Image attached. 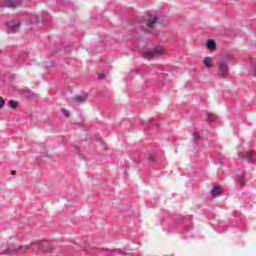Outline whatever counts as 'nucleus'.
Segmentation results:
<instances>
[{
  "label": "nucleus",
  "instance_id": "nucleus-14",
  "mask_svg": "<svg viewBox=\"0 0 256 256\" xmlns=\"http://www.w3.org/2000/svg\"><path fill=\"white\" fill-rule=\"evenodd\" d=\"M238 183H239V185H241V187H244V185H245V178L244 177H240L238 179Z\"/></svg>",
  "mask_w": 256,
  "mask_h": 256
},
{
  "label": "nucleus",
  "instance_id": "nucleus-6",
  "mask_svg": "<svg viewBox=\"0 0 256 256\" xmlns=\"http://www.w3.org/2000/svg\"><path fill=\"white\" fill-rule=\"evenodd\" d=\"M158 21H159V19L157 18V16H150L147 21V24H146L148 29H153V27H155V25H157Z\"/></svg>",
  "mask_w": 256,
  "mask_h": 256
},
{
  "label": "nucleus",
  "instance_id": "nucleus-8",
  "mask_svg": "<svg viewBox=\"0 0 256 256\" xmlns=\"http://www.w3.org/2000/svg\"><path fill=\"white\" fill-rule=\"evenodd\" d=\"M221 191H222L221 186H216L211 191V195H213L214 197H217V196L221 195Z\"/></svg>",
  "mask_w": 256,
  "mask_h": 256
},
{
  "label": "nucleus",
  "instance_id": "nucleus-12",
  "mask_svg": "<svg viewBox=\"0 0 256 256\" xmlns=\"http://www.w3.org/2000/svg\"><path fill=\"white\" fill-rule=\"evenodd\" d=\"M9 105H10L11 109H17V105H19V102H15L13 100H10Z\"/></svg>",
  "mask_w": 256,
  "mask_h": 256
},
{
  "label": "nucleus",
  "instance_id": "nucleus-5",
  "mask_svg": "<svg viewBox=\"0 0 256 256\" xmlns=\"http://www.w3.org/2000/svg\"><path fill=\"white\" fill-rule=\"evenodd\" d=\"M21 249H25V251H27V249H29V245L19 246L18 248L17 247L6 248L4 250V252L2 253V255H9V253H11V251H21Z\"/></svg>",
  "mask_w": 256,
  "mask_h": 256
},
{
  "label": "nucleus",
  "instance_id": "nucleus-18",
  "mask_svg": "<svg viewBox=\"0 0 256 256\" xmlns=\"http://www.w3.org/2000/svg\"><path fill=\"white\" fill-rule=\"evenodd\" d=\"M149 159L150 161H155V155H150Z\"/></svg>",
  "mask_w": 256,
  "mask_h": 256
},
{
  "label": "nucleus",
  "instance_id": "nucleus-10",
  "mask_svg": "<svg viewBox=\"0 0 256 256\" xmlns=\"http://www.w3.org/2000/svg\"><path fill=\"white\" fill-rule=\"evenodd\" d=\"M217 47V44L213 40L207 41V48L210 49V51H213Z\"/></svg>",
  "mask_w": 256,
  "mask_h": 256
},
{
  "label": "nucleus",
  "instance_id": "nucleus-13",
  "mask_svg": "<svg viewBox=\"0 0 256 256\" xmlns=\"http://www.w3.org/2000/svg\"><path fill=\"white\" fill-rule=\"evenodd\" d=\"M247 161H255V157H253V154L247 153L246 154Z\"/></svg>",
  "mask_w": 256,
  "mask_h": 256
},
{
  "label": "nucleus",
  "instance_id": "nucleus-7",
  "mask_svg": "<svg viewBox=\"0 0 256 256\" xmlns=\"http://www.w3.org/2000/svg\"><path fill=\"white\" fill-rule=\"evenodd\" d=\"M73 101L78 103V105H81V104L85 103V101H87V95L75 96L73 98Z\"/></svg>",
  "mask_w": 256,
  "mask_h": 256
},
{
  "label": "nucleus",
  "instance_id": "nucleus-19",
  "mask_svg": "<svg viewBox=\"0 0 256 256\" xmlns=\"http://www.w3.org/2000/svg\"><path fill=\"white\" fill-rule=\"evenodd\" d=\"M99 79H105V74H99Z\"/></svg>",
  "mask_w": 256,
  "mask_h": 256
},
{
  "label": "nucleus",
  "instance_id": "nucleus-1",
  "mask_svg": "<svg viewBox=\"0 0 256 256\" xmlns=\"http://www.w3.org/2000/svg\"><path fill=\"white\" fill-rule=\"evenodd\" d=\"M227 59H222L218 61L217 73L219 77H227L229 75V66L227 65Z\"/></svg>",
  "mask_w": 256,
  "mask_h": 256
},
{
  "label": "nucleus",
  "instance_id": "nucleus-20",
  "mask_svg": "<svg viewBox=\"0 0 256 256\" xmlns=\"http://www.w3.org/2000/svg\"><path fill=\"white\" fill-rule=\"evenodd\" d=\"M15 173H16L15 170L11 171V175H15Z\"/></svg>",
  "mask_w": 256,
  "mask_h": 256
},
{
  "label": "nucleus",
  "instance_id": "nucleus-11",
  "mask_svg": "<svg viewBox=\"0 0 256 256\" xmlns=\"http://www.w3.org/2000/svg\"><path fill=\"white\" fill-rule=\"evenodd\" d=\"M208 121L210 123H213V121H217V115L213 114V113H209L208 114Z\"/></svg>",
  "mask_w": 256,
  "mask_h": 256
},
{
  "label": "nucleus",
  "instance_id": "nucleus-3",
  "mask_svg": "<svg viewBox=\"0 0 256 256\" xmlns=\"http://www.w3.org/2000/svg\"><path fill=\"white\" fill-rule=\"evenodd\" d=\"M163 53H165V50L163 49V47L158 46L156 48H154L153 50H150L146 53L147 57H157L159 55H163Z\"/></svg>",
  "mask_w": 256,
  "mask_h": 256
},
{
  "label": "nucleus",
  "instance_id": "nucleus-16",
  "mask_svg": "<svg viewBox=\"0 0 256 256\" xmlns=\"http://www.w3.org/2000/svg\"><path fill=\"white\" fill-rule=\"evenodd\" d=\"M3 105H5V100L0 97V109H2Z\"/></svg>",
  "mask_w": 256,
  "mask_h": 256
},
{
  "label": "nucleus",
  "instance_id": "nucleus-15",
  "mask_svg": "<svg viewBox=\"0 0 256 256\" xmlns=\"http://www.w3.org/2000/svg\"><path fill=\"white\" fill-rule=\"evenodd\" d=\"M62 113H63V115H65V117H69V115H70L69 110H67V109H62Z\"/></svg>",
  "mask_w": 256,
  "mask_h": 256
},
{
  "label": "nucleus",
  "instance_id": "nucleus-4",
  "mask_svg": "<svg viewBox=\"0 0 256 256\" xmlns=\"http://www.w3.org/2000/svg\"><path fill=\"white\" fill-rule=\"evenodd\" d=\"M0 7L15 9V7H17V3L13 0H1Z\"/></svg>",
  "mask_w": 256,
  "mask_h": 256
},
{
  "label": "nucleus",
  "instance_id": "nucleus-9",
  "mask_svg": "<svg viewBox=\"0 0 256 256\" xmlns=\"http://www.w3.org/2000/svg\"><path fill=\"white\" fill-rule=\"evenodd\" d=\"M203 63L205 67H213V60L211 59V57L204 58Z\"/></svg>",
  "mask_w": 256,
  "mask_h": 256
},
{
  "label": "nucleus",
  "instance_id": "nucleus-17",
  "mask_svg": "<svg viewBox=\"0 0 256 256\" xmlns=\"http://www.w3.org/2000/svg\"><path fill=\"white\" fill-rule=\"evenodd\" d=\"M194 141H199V134L198 133H194Z\"/></svg>",
  "mask_w": 256,
  "mask_h": 256
},
{
  "label": "nucleus",
  "instance_id": "nucleus-2",
  "mask_svg": "<svg viewBox=\"0 0 256 256\" xmlns=\"http://www.w3.org/2000/svg\"><path fill=\"white\" fill-rule=\"evenodd\" d=\"M6 25L10 31H19V28L21 27V20H10L6 23Z\"/></svg>",
  "mask_w": 256,
  "mask_h": 256
}]
</instances>
